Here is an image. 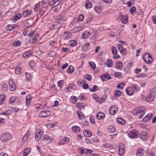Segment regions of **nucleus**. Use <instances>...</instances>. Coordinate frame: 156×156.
<instances>
[{"mask_svg": "<svg viewBox=\"0 0 156 156\" xmlns=\"http://www.w3.org/2000/svg\"><path fill=\"white\" fill-rule=\"evenodd\" d=\"M146 108L144 107H138L133 111V113L134 115H138L139 114H141L138 117L139 119H141L143 118V115L145 114V110Z\"/></svg>", "mask_w": 156, "mask_h": 156, "instance_id": "obj_1", "label": "nucleus"}, {"mask_svg": "<svg viewBox=\"0 0 156 156\" xmlns=\"http://www.w3.org/2000/svg\"><path fill=\"white\" fill-rule=\"evenodd\" d=\"M143 59L147 63L150 64L152 62V58L149 53L144 54L143 56Z\"/></svg>", "mask_w": 156, "mask_h": 156, "instance_id": "obj_2", "label": "nucleus"}, {"mask_svg": "<svg viewBox=\"0 0 156 156\" xmlns=\"http://www.w3.org/2000/svg\"><path fill=\"white\" fill-rule=\"evenodd\" d=\"M12 138L11 135L9 133L3 134L2 135L1 139L3 141H6Z\"/></svg>", "mask_w": 156, "mask_h": 156, "instance_id": "obj_3", "label": "nucleus"}, {"mask_svg": "<svg viewBox=\"0 0 156 156\" xmlns=\"http://www.w3.org/2000/svg\"><path fill=\"white\" fill-rule=\"evenodd\" d=\"M118 21L123 23L126 24L128 22V18L126 15H120L118 19Z\"/></svg>", "mask_w": 156, "mask_h": 156, "instance_id": "obj_4", "label": "nucleus"}, {"mask_svg": "<svg viewBox=\"0 0 156 156\" xmlns=\"http://www.w3.org/2000/svg\"><path fill=\"white\" fill-rule=\"evenodd\" d=\"M118 150L119 155H122L123 154L125 151V146L124 144L122 143L119 144Z\"/></svg>", "mask_w": 156, "mask_h": 156, "instance_id": "obj_5", "label": "nucleus"}, {"mask_svg": "<svg viewBox=\"0 0 156 156\" xmlns=\"http://www.w3.org/2000/svg\"><path fill=\"white\" fill-rule=\"evenodd\" d=\"M138 135V133L136 130L131 131L128 134L129 136L131 138H136Z\"/></svg>", "mask_w": 156, "mask_h": 156, "instance_id": "obj_6", "label": "nucleus"}, {"mask_svg": "<svg viewBox=\"0 0 156 156\" xmlns=\"http://www.w3.org/2000/svg\"><path fill=\"white\" fill-rule=\"evenodd\" d=\"M71 33L68 31H64L62 36V38L64 40H67L71 37Z\"/></svg>", "mask_w": 156, "mask_h": 156, "instance_id": "obj_7", "label": "nucleus"}, {"mask_svg": "<svg viewBox=\"0 0 156 156\" xmlns=\"http://www.w3.org/2000/svg\"><path fill=\"white\" fill-rule=\"evenodd\" d=\"M9 89L10 90L13 91L16 90V87L12 80H9Z\"/></svg>", "mask_w": 156, "mask_h": 156, "instance_id": "obj_8", "label": "nucleus"}, {"mask_svg": "<svg viewBox=\"0 0 156 156\" xmlns=\"http://www.w3.org/2000/svg\"><path fill=\"white\" fill-rule=\"evenodd\" d=\"M32 12L31 10L27 9L24 11L22 13V16L24 18L28 17L32 14Z\"/></svg>", "mask_w": 156, "mask_h": 156, "instance_id": "obj_9", "label": "nucleus"}, {"mask_svg": "<svg viewBox=\"0 0 156 156\" xmlns=\"http://www.w3.org/2000/svg\"><path fill=\"white\" fill-rule=\"evenodd\" d=\"M141 139L143 140H146L149 138V136L146 131H143L140 134Z\"/></svg>", "mask_w": 156, "mask_h": 156, "instance_id": "obj_10", "label": "nucleus"}, {"mask_svg": "<svg viewBox=\"0 0 156 156\" xmlns=\"http://www.w3.org/2000/svg\"><path fill=\"white\" fill-rule=\"evenodd\" d=\"M100 78L102 80V81H105L108 80H109L111 79V77L109 75V74H102L100 76Z\"/></svg>", "mask_w": 156, "mask_h": 156, "instance_id": "obj_11", "label": "nucleus"}, {"mask_svg": "<svg viewBox=\"0 0 156 156\" xmlns=\"http://www.w3.org/2000/svg\"><path fill=\"white\" fill-rule=\"evenodd\" d=\"M117 111V108L115 105H113L110 107L109 109V113L111 115H114Z\"/></svg>", "mask_w": 156, "mask_h": 156, "instance_id": "obj_12", "label": "nucleus"}, {"mask_svg": "<svg viewBox=\"0 0 156 156\" xmlns=\"http://www.w3.org/2000/svg\"><path fill=\"white\" fill-rule=\"evenodd\" d=\"M43 133L42 131H39L36 133L35 139L36 140L38 141L40 140L43 134Z\"/></svg>", "mask_w": 156, "mask_h": 156, "instance_id": "obj_13", "label": "nucleus"}, {"mask_svg": "<svg viewBox=\"0 0 156 156\" xmlns=\"http://www.w3.org/2000/svg\"><path fill=\"white\" fill-rule=\"evenodd\" d=\"M118 50L121 54H123L125 55L127 52L126 49L125 48H123V47L121 44H118Z\"/></svg>", "mask_w": 156, "mask_h": 156, "instance_id": "obj_14", "label": "nucleus"}, {"mask_svg": "<svg viewBox=\"0 0 156 156\" xmlns=\"http://www.w3.org/2000/svg\"><path fill=\"white\" fill-rule=\"evenodd\" d=\"M47 112H49V111H43L40 112L38 114V115L39 117H45L48 116V115L46 113Z\"/></svg>", "mask_w": 156, "mask_h": 156, "instance_id": "obj_15", "label": "nucleus"}, {"mask_svg": "<svg viewBox=\"0 0 156 156\" xmlns=\"http://www.w3.org/2000/svg\"><path fill=\"white\" fill-rule=\"evenodd\" d=\"M38 37V34H37L35 36L30 37L29 40V42L31 44L34 43L37 41Z\"/></svg>", "mask_w": 156, "mask_h": 156, "instance_id": "obj_16", "label": "nucleus"}, {"mask_svg": "<svg viewBox=\"0 0 156 156\" xmlns=\"http://www.w3.org/2000/svg\"><path fill=\"white\" fill-rule=\"evenodd\" d=\"M122 68V63L121 62H117L115 64V68L116 69L121 70Z\"/></svg>", "mask_w": 156, "mask_h": 156, "instance_id": "obj_17", "label": "nucleus"}, {"mask_svg": "<svg viewBox=\"0 0 156 156\" xmlns=\"http://www.w3.org/2000/svg\"><path fill=\"white\" fill-rule=\"evenodd\" d=\"M69 142V139L67 137L63 138L62 141L59 142L58 144L60 145H63L68 144Z\"/></svg>", "mask_w": 156, "mask_h": 156, "instance_id": "obj_18", "label": "nucleus"}, {"mask_svg": "<svg viewBox=\"0 0 156 156\" xmlns=\"http://www.w3.org/2000/svg\"><path fill=\"white\" fill-rule=\"evenodd\" d=\"M152 116V114H149L146 115L144 118L142 119V121L145 122L149 120Z\"/></svg>", "mask_w": 156, "mask_h": 156, "instance_id": "obj_19", "label": "nucleus"}, {"mask_svg": "<svg viewBox=\"0 0 156 156\" xmlns=\"http://www.w3.org/2000/svg\"><path fill=\"white\" fill-rule=\"evenodd\" d=\"M32 101V96L30 95H28L26 97V104L27 106L29 105Z\"/></svg>", "mask_w": 156, "mask_h": 156, "instance_id": "obj_20", "label": "nucleus"}, {"mask_svg": "<svg viewBox=\"0 0 156 156\" xmlns=\"http://www.w3.org/2000/svg\"><path fill=\"white\" fill-rule=\"evenodd\" d=\"M96 117L98 119H104L105 117V115L103 112H100L97 114Z\"/></svg>", "mask_w": 156, "mask_h": 156, "instance_id": "obj_21", "label": "nucleus"}, {"mask_svg": "<svg viewBox=\"0 0 156 156\" xmlns=\"http://www.w3.org/2000/svg\"><path fill=\"white\" fill-rule=\"evenodd\" d=\"M83 133L86 137H90L92 135L91 132L87 129L84 130L83 131Z\"/></svg>", "mask_w": 156, "mask_h": 156, "instance_id": "obj_22", "label": "nucleus"}, {"mask_svg": "<svg viewBox=\"0 0 156 156\" xmlns=\"http://www.w3.org/2000/svg\"><path fill=\"white\" fill-rule=\"evenodd\" d=\"M126 94L129 95H132L134 93V91L132 90V88L130 87H128L126 89Z\"/></svg>", "mask_w": 156, "mask_h": 156, "instance_id": "obj_23", "label": "nucleus"}, {"mask_svg": "<svg viewBox=\"0 0 156 156\" xmlns=\"http://www.w3.org/2000/svg\"><path fill=\"white\" fill-rule=\"evenodd\" d=\"M60 24L59 23L54 25L51 24H50V27L52 30H55L57 29L58 28V29H59L60 27Z\"/></svg>", "mask_w": 156, "mask_h": 156, "instance_id": "obj_24", "label": "nucleus"}, {"mask_svg": "<svg viewBox=\"0 0 156 156\" xmlns=\"http://www.w3.org/2000/svg\"><path fill=\"white\" fill-rule=\"evenodd\" d=\"M72 131L74 133H78L80 131V128L77 126H74L72 128Z\"/></svg>", "mask_w": 156, "mask_h": 156, "instance_id": "obj_25", "label": "nucleus"}, {"mask_svg": "<svg viewBox=\"0 0 156 156\" xmlns=\"http://www.w3.org/2000/svg\"><path fill=\"white\" fill-rule=\"evenodd\" d=\"M116 122L122 125H124L126 123V121L125 120L122 119L121 118H118L116 119Z\"/></svg>", "mask_w": 156, "mask_h": 156, "instance_id": "obj_26", "label": "nucleus"}, {"mask_svg": "<svg viewBox=\"0 0 156 156\" xmlns=\"http://www.w3.org/2000/svg\"><path fill=\"white\" fill-rule=\"evenodd\" d=\"M85 6L87 9H89L92 6L91 2L89 0H87L85 2Z\"/></svg>", "mask_w": 156, "mask_h": 156, "instance_id": "obj_27", "label": "nucleus"}, {"mask_svg": "<svg viewBox=\"0 0 156 156\" xmlns=\"http://www.w3.org/2000/svg\"><path fill=\"white\" fill-rule=\"evenodd\" d=\"M154 97L151 94L149 95L146 98H145L147 102L153 101L154 100Z\"/></svg>", "mask_w": 156, "mask_h": 156, "instance_id": "obj_28", "label": "nucleus"}, {"mask_svg": "<svg viewBox=\"0 0 156 156\" xmlns=\"http://www.w3.org/2000/svg\"><path fill=\"white\" fill-rule=\"evenodd\" d=\"M90 35V33L88 31L84 32L82 35V37L83 39H87Z\"/></svg>", "mask_w": 156, "mask_h": 156, "instance_id": "obj_29", "label": "nucleus"}, {"mask_svg": "<svg viewBox=\"0 0 156 156\" xmlns=\"http://www.w3.org/2000/svg\"><path fill=\"white\" fill-rule=\"evenodd\" d=\"M30 151V148H27L24 150L23 153V156H27L28 154Z\"/></svg>", "mask_w": 156, "mask_h": 156, "instance_id": "obj_30", "label": "nucleus"}, {"mask_svg": "<svg viewBox=\"0 0 156 156\" xmlns=\"http://www.w3.org/2000/svg\"><path fill=\"white\" fill-rule=\"evenodd\" d=\"M78 100V98L74 96H72L71 97L70 100L72 103L73 104H75Z\"/></svg>", "mask_w": 156, "mask_h": 156, "instance_id": "obj_31", "label": "nucleus"}, {"mask_svg": "<svg viewBox=\"0 0 156 156\" xmlns=\"http://www.w3.org/2000/svg\"><path fill=\"white\" fill-rule=\"evenodd\" d=\"M112 61L110 59H108L106 62V66L108 67H111L112 66Z\"/></svg>", "mask_w": 156, "mask_h": 156, "instance_id": "obj_32", "label": "nucleus"}, {"mask_svg": "<svg viewBox=\"0 0 156 156\" xmlns=\"http://www.w3.org/2000/svg\"><path fill=\"white\" fill-rule=\"evenodd\" d=\"M74 71V68L73 66L70 65L69 66L67 70V72L68 73H72Z\"/></svg>", "mask_w": 156, "mask_h": 156, "instance_id": "obj_33", "label": "nucleus"}, {"mask_svg": "<svg viewBox=\"0 0 156 156\" xmlns=\"http://www.w3.org/2000/svg\"><path fill=\"white\" fill-rule=\"evenodd\" d=\"M43 138L44 139H43V140H49V143L51 141H52L53 140V139L51 137L49 136L48 135H44Z\"/></svg>", "mask_w": 156, "mask_h": 156, "instance_id": "obj_34", "label": "nucleus"}, {"mask_svg": "<svg viewBox=\"0 0 156 156\" xmlns=\"http://www.w3.org/2000/svg\"><path fill=\"white\" fill-rule=\"evenodd\" d=\"M144 151L142 149H139L136 154L137 156H142L144 154Z\"/></svg>", "mask_w": 156, "mask_h": 156, "instance_id": "obj_35", "label": "nucleus"}, {"mask_svg": "<svg viewBox=\"0 0 156 156\" xmlns=\"http://www.w3.org/2000/svg\"><path fill=\"white\" fill-rule=\"evenodd\" d=\"M56 20L58 23L60 24L62 23L63 20L62 19V17L60 15H58L56 18Z\"/></svg>", "mask_w": 156, "mask_h": 156, "instance_id": "obj_36", "label": "nucleus"}, {"mask_svg": "<svg viewBox=\"0 0 156 156\" xmlns=\"http://www.w3.org/2000/svg\"><path fill=\"white\" fill-rule=\"evenodd\" d=\"M122 94L121 91L119 90H115L114 92V95L116 97H119Z\"/></svg>", "mask_w": 156, "mask_h": 156, "instance_id": "obj_37", "label": "nucleus"}, {"mask_svg": "<svg viewBox=\"0 0 156 156\" xmlns=\"http://www.w3.org/2000/svg\"><path fill=\"white\" fill-rule=\"evenodd\" d=\"M89 64L90 67L92 68L93 70H95V69L96 66L95 63L93 62H89Z\"/></svg>", "mask_w": 156, "mask_h": 156, "instance_id": "obj_38", "label": "nucleus"}, {"mask_svg": "<svg viewBox=\"0 0 156 156\" xmlns=\"http://www.w3.org/2000/svg\"><path fill=\"white\" fill-rule=\"evenodd\" d=\"M12 112V111L11 110H8L5 112H3L0 113V114H2L4 115H8L10 114Z\"/></svg>", "mask_w": 156, "mask_h": 156, "instance_id": "obj_39", "label": "nucleus"}, {"mask_svg": "<svg viewBox=\"0 0 156 156\" xmlns=\"http://www.w3.org/2000/svg\"><path fill=\"white\" fill-rule=\"evenodd\" d=\"M90 45V44L89 42L85 43L83 46L82 48L83 50H87L89 48Z\"/></svg>", "mask_w": 156, "mask_h": 156, "instance_id": "obj_40", "label": "nucleus"}, {"mask_svg": "<svg viewBox=\"0 0 156 156\" xmlns=\"http://www.w3.org/2000/svg\"><path fill=\"white\" fill-rule=\"evenodd\" d=\"M112 53L114 55H116L117 53V51L116 47L112 46Z\"/></svg>", "mask_w": 156, "mask_h": 156, "instance_id": "obj_41", "label": "nucleus"}, {"mask_svg": "<svg viewBox=\"0 0 156 156\" xmlns=\"http://www.w3.org/2000/svg\"><path fill=\"white\" fill-rule=\"evenodd\" d=\"M21 44V42L19 41H16L13 43V46L15 47L20 46Z\"/></svg>", "mask_w": 156, "mask_h": 156, "instance_id": "obj_42", "label": "nucleus"}, {"mask_svg": "<svg viewBox=\"0 0 156 156\" xmlns=\"http://www.w3.org/2000/svg\"><path fill=\"white\" fill-rule=\"evenodd\" d=\"M8 88L7 84L5 83H3L2 85V89L4 91H6Z\"/></svg>", "mask_w": 156, "mask_h": 156, "instance_id": "obj_43", "label": "nucleus"}, {"mask_svg": "<svg viewBox=\"0 0 156 156\" xmlns=\"http://www.w3.org/2000/svg\"><path fill=\"white\" fill-rule=\"evenodd\" d=\"M30 136L29 134L28 133H26L25 135L24 136L23 138L22 139V140L23 142H26L27 141L29 136Z\"/></svg>", "mask_w": 156, "mask_h": 156, "instance_id": "obj_44", "label": "nucleus"}, {"mask_svg": "<svg viewBox=\"0 0 156 156\" xmlns=\"http://www.w3.org/2000/svg\"><path fill=\"white\" fill-rule=\"evenodd\" d=\"M134 0H132V1H126V3H124L125 4H127L128 5V6H131L132 4H133L134 3Z\"/></svg>", "mask_w": 156, "mask_h": 156, "instance_id": "obj_45", "label": "nucleus"}, {"mask_svg": "<svg viewBox=\"0 0 156 156\" xmlns=\"http://www.w3.org/2000/svg\"><path fill=\"white\" fill-rule=\"evenodd\" d=\"M83 104L81 103H78L76 105V106L79 108L81 109V108L84 107V106L83 105Z\"/></svg>", "mask_w": 156, "mask_h": 156, "instance_id": "obj_46", "label": "nucleus"}, {"mask_svg": "<svg viewBox=\"0 0 156 156\" xmlns=\"http://www.w3.org/2000/svg\"><path fill=\"white\" fill-rule=\"evenodd\" d=\"M125 84V82H122L119 83L117 86V87L119 89H122Z\"/></svg>", "mask_w": 156, "mask_h": 156, "instance_id": "obj_47", "label": "nucleus"}, {"mask_svg": "<svg viewBox=\"0 0 156 156\" xmlns=\"http://www.w3.org/2000/svg\"><path fill=\"white\" fill-rule=\"evenodd\" d=\"M130 87L132 88V90L133 91L135 90L138 91L140 90L139 87L136 85L132 86Z\"/></svg>", "mask_w": 156, "mask_h": 156, "instance_id": "obj_48", "label": "nucleus"}, {"mask_svg": "<svg viewBox=\"0 0 156 156\" xmlns=\"http://www.w3.org/2000/svg\"><path fill=\"white\" fill-rule=\"evenodd\" d=\"M21 16V15L20 13L16 14L14 16V19L16 20H17L20 19Z\"/></svg>", "mask_w": 156, "mask_h": 156, "instance_id": "obj_49", "label": "nucleus"}, {"mask_svg": "<svg viewBox=\"0 0 156 156\" xmlns=\"http://www.w3.org/2000/svg\"><path fill=\"white\" fill-rule=\"evenodd\" d=\"M76 44V42L75 41H72L69 42V44L73 47Z\"/></svg>", "mask_w": 156, "mask_h": 156, "instance_id": "obj_50", "label": "nucleus"}, {"mask_svg": "<svg viewBox=\"0 0 156 156\" xmlns=\"http://www.w3.org/2000/svg\"><path fill=\"white\" fill-rule=\"evenodd\" d=\"M14 29V27L12 26L11 25H9L7 26L6 27V29L7 30L11 31Z\"/></svg>", "mask_w": 156, "mask_h": 156, "instance_id": "obj_51", "label": "nucleus"}, {"mask_svg": "<svg viewBox=\"0 0 156 156\" xmlns=\"http://www.w3.org/2000/svg\"><path fill=\"white\" fill-rule=\"evenodd\" d=\"M92 151L91 149H85L84 150V153L86 154H91Z\"/></svg>", "mask_w": 156, "mask_h": 156, "instance_id": "obj_52", "label": "nucleus"}, {"mask_svg": "<svg viewBox=\"0 0 156 156\" xmlns=\"http://www.w3.org/2000/svg\"><path fill=\"white\" fill-rule=\"evenodd\" d=\"M42 7L43 8H46L48 6V3L46 1H43L42 2Z\"/></svg>", "mask_w": 156, "mask_h": 156, "instance_id": "obj_53", "label": "nucleus"}, {"mask_svg": "<svg viewBox=\"0 0 156 156\" xmlns=\"http://www.w3.org/2000/svg\"><path fill=\"white\" fill-rule=\"evenodd\" d=\"M84 19V16L82 14L80 15L78 18V20L80 22L82 21Z\"/></svg>", "mask_w": 156, "mask_h": 156, "instance_id": "obj_54", "label": "nucleus"}, {"mask_svg": "<svg viewBox=\"0 0 156 156\" xmlns=\"http://www.w3.org/2000/svg\"><path fill=\"white\" fill-rule=\"evenodd\" d=\"M85 78L89 81H91L92 79L91 76L90 75L87 74L85 75Z\"/></svg>", "mask_w": 156, "mask_h": 156, "instance_id": "obj_55", "label": "nucleus"}, {"mask_svg": "<svg viewBox=\"0 0 156 156\" xmlns=\"http://www.w3.org/2000/svg\"><path fill=\"white\" fill-rule=\"evenodd\" d=\"M136 7L134 6H133L131 9H130V11L131 14H133V13H136Z\"/></svg>", "mask_w": 156, "mask_h": 156, "instance_id": "obj_56", "label": "nucleus"}, {"mask_svg": "<svg viewBox=\"0 0 156 156\" xmlns=\"http://www.w3.org/2000/svg\"><path fill=\"white\" fill-rule=\"evenodd\" d=\"M31 54V53L30 51H28L24 53L23 55L24 57H26L27 56H29Z\"/></svg>", "mask_w": 156, "mask_h": 156, "instance_id": "obj_57", "label": "nucleus"}, {"mask_svg": "<svg viewBox=\"0 0 156 156\" xmlns=\"http://www.w3.org/2000/svg\"><path fill=\"white\" fill-rule=\"evenodd\" d=\"M49 44L51 46H54L57 44V42L55 41H51L49 42Z\"/></svg>", "mask_w": 156, "mask_h": 156, "instance_id": "obj_58", "label": "nucleus"}, {"mask_svg": "<svg viewBox=\"0 0 156 156\" xmlns=\"http://www.w3.org/2000/svg\"><path fill=\"white\" fill-rule=\"evenodd\" d=\"M98 87L97 86H94L93 87L92 89L90 88L89 89L92 92H95L96 90L97 89L96 88H98Z\"/></svg>", "mask_w": 156, "mask_h": 156, "instance_id": "obj_59", "label": "nucleus"}, {"mask_svg": "<svg viewBox=\"0 0 156 156\" xmlns=\"http://www.w3.org/2000/svg\"><path fill=\"white\" fill-rule=\"evenodd\" d=\"M29 65L31 68H33L35 66V63L34 61H31L30 62Z\"/></svg>", "mask_w": 156, "mask_h": 156, "instance_id": "obj_60", "label": "nucleus"}, {"mask_svg": "<svg viewBox=\"0 0 156 156\" xmlns=\"http://www.w3.org/2000/svg\"><path fill=\"white\" fill-rule=\"evenodd\" d=\"M78 151L80 155H83L84 153V150L83 148H79L78 149Z\"/></svg>", "mask_w": 156, "mask_h": 156, "instance_id": "obj_61", "label": "nucleus"}, {"mask_svg": "<svg viewBox=\"0 0 156 156\" xmlns=\"http://www.w3.org/2000/svg\"><path fill=\"white\" fill-rule=\"evenodd\" d=\"M78 98L79 99L85 101L86 100V98L83 95H80L79 96Z\"/></svg>", "mask_w": 156, "mask_h": 156, "instance_id": "obj_62", "label": "nucleus"}, {"mask_svg": "<svg viewBox=\"0 0 156 156\" xmlns=\"http://www.w3.org/2000/svg\"><path fill=\"white\" fill-rule=\"evenodd\" d=\"M101 7L99 6H96L94 7V10L97 13L101 11Z\"/></svg>", "mask_w": 156, "mask_h": 156, "instance_id": "obj_63", "label": "nucleus"}, {"mask_svg": "<svg viewBox=\"0 0 156 156\" xmlns=\"http://www.w3.org/2000/svg\"><path fill=\"white\" fill-rule=\"evenodd\" d=\"M147 156H155V154L153 152H148L147 153Z\"/></svg>", "mask_w": 156, "mask_h": 156, "instance_id": "obj_64", "label": "nucleus"}]
</instances>
